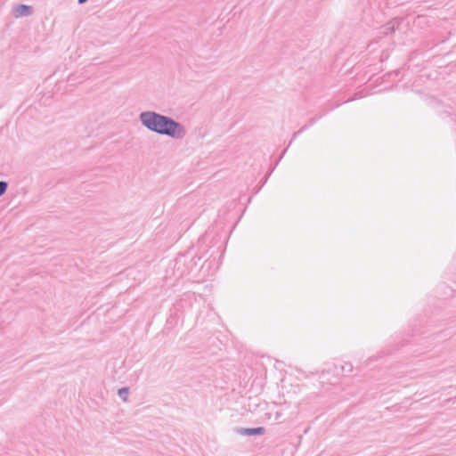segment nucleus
<instances>
[{
    "mask_svg": "<svg viewBox=\"0 0 456 456\" xmlns=\"http://www.w3.org/2000/svg\"><path fill=\"white\" fill-rule=\"evenodd\" d=\"M139 121L150 132L174 140H182L186 135V129L183 124L172 117L154 110L142 111L139 114Z\"/></svg>",
    "mask_w": 456,
    "mask_h": 456,
    "instance_id": "1",
    "label": "nucleus"
},
{
    "mask_svg": "<svg viewBox=\"0 0 456 456\" xmlns=\"http://www.w3.org/2000/svg\"><path fill=\"white\" fill-rule=\"evenodd\" d=\"M200 260V256H198L191 249L178 254L174 260L173 274L177 279L190 274L197 270Z\"/></svg>",
    "mask_w": 456,
    "mask_h": 456,
    "instance_id": "2",
    "label": "nucleus"
},
{
    "mask_svg": "<svg viewBox=\"0 0 456 456\" xmlns=\"http://www.w3.org/2000/svg\"><path fill=\"white\" fill-rule=\"evenodd\" d=\"M285 363L283 362H280L273 359L269 356H262L260 359L256 361L255 366L252 367L253 370H259V368H262V370H268L270 368H274L277 370H284Z\"/></svg>",
    "mask_w": 456,
    "mask_h": 456,
    "instance_id": "3",
    "label": "nucleus"
},
{
    "mask_svg": "<svg viewBox=\"0 0 456 456\" xmlns=\"http://www.w3.org/2000/svg\"><path fill=\"white\" fill-rule=\"evenodd\" d=\"M326 367L322 370H353L354 366L349 362H344L340 359H334L332 362L325 363Z\"/></svg>",
    "mask_w": 456,
    "mask_h": 456,
    "instance_id": "4",
    "label": "nucleus"
},
{
    "mask_svg": "<svg viewBox=\"0 0 456 456\" xmlns=\"http://www.w3.org/2000/svg\"><path fill=\"white\" fill-rule=\"evenodd\" d=\"M402 21V18H395L388 21L387 23H386L381 28L379 37H387L389 35L394 34L397 29H399Z\"/></svg>",
    "mask_w": 456,
    "mask_h": 456,
    "instance_id": "5",
    "label": "nucleus"
},
{
    "mask_svg": "<svg viewBox=\"0 0 456 456\" xmlns=\"http://www.w3.org/2000/svg\"><path fill=\"white\" fill-rule=\"evenodd\" d=\"M13 13L16 18L27 17L33 13V7L24 4H19L14 6Z\"/></svg>",
    "mask_w": 456,
    "mask_h": 456,
    "instance_id": "6",
    "label": "nucleus"
},
{
    "mask_svg": "<svg viewBox=\"0 0 456 456\" xmlns=\"http://www.w3.org/2000/svg\"><path fill=\"white\" fill-rule=\"evenodd\" d=\"M324 115H325V113L322 115H319V116L310 118L309 121L305 125H304L298 131H297L293 134L292 139H296L301 133H303L305 130H306L310 126H312L318 119H320Z\"/></svg>",
    "mask_w": 456,
    "mask_h": 456,
    "instance_id": "7",
    "label": "nucleus"
},
{
    "mask_svg": "<svg viewBox=\"0 0 456 456\" xmlns=\"http://www.w3.org/2000/svg\"><path fill=\"white\" fill-rule=\"evenodd\" d=\"M9 183L6 181H0V197L3 196L7 189H8Z\"/></svg>",
    "mask_w": 456,
    "mask_h": 456,
    "instance_id": "8",
    "label": "nucleus"
},
{
    "mask_svg": "<svg viewBox=\"0 0 456 456\" xmlns=\"http://www.w3.org/2000/svg\"><path fill=\"white\" fill-rule=\"evenodd\" d=\"M453 112V109L451 106H445L441 110V114H445L446 116H451Z\"/></svg>",
    "mask_w": 456,
    "mask_h": 456,
    "instance_id": "9",
    "label": "nucleus"
},
{
    "mask_svg": "<svg viewBox=\"0 0 456 456\" xmlns=\"http://www.w3.org/2000/svg\"><path fill=\"white\" fill-rule=\"evenodd\" d=\"M119 396L124 400L126 401V397L128 395V389L127 388H121L118 390Z\"/></svg>",
    "mask_w": 456,
    "mask_h": 456,
    "instance_id": "10",
    "label": "nucleus"
},
{
    "mask_svg": "<svg viewBox=\"0 0 456 456\" xmlns=\"http://www.w3.org/2000/svg\"><path fill=\"white\" fill-rule=\"evenodd\" d=\"M263 432L262 428H255V429H248L246 433L248 435H256V434H261Z\"/></svg>",
    "mask_w": 456,
    "mask_h": 456,
    "instance_id": "11",
    "label": "nucleus"
},
{
    "mask_svg": "<svg viewBox=\"0 0 456 456\" xmlns=\"http://www.w3.org/2000/svg\"><path fill=\"white\" fill-rule=\"evenodd\" d=\"M267 179H268V176H265V179L263 180V182H262L261 185H260L258 188H256V191H255V194L258 193V191L261 190V188H262V187L264 186V184L266 183Z\"/></svg>",
    "mask_w": 456,
    "mask_h": 456,
    "instance_id": "12",
    "label": "nucleus"
},
{
    "mask_svg": "<svg viewBox=\"0 0 456 456\" xmlns=\"http://www.w3.org/2000/svg\"><path fill=\"white\" fill-rule=\"evenodd\" d=\"M87 1H88V0H77V3H78L79 4H83L86 3Z\"/></svg>",
    "mask_w": 456,
    "mask_h": 456,
    "instance_id": "13",
    "label": "nucleus"
},
{
    "mask_svg": "<svg viewBox=\"0 0 456 456\" xmlns=\"http://www.w3.org/2000/svg\"><path fill=\"white\" fill-rule=\"evenodd\" d=\"M293 140H294V139H292V138H291V140H290V142H289V145H288V146H286V149H289V145L291 144V142H292V141H293Z\"/></svg>",
    "mask_w": 456,
    "mask_h": 456,
    "instance_id": "14",
    "label": "nucleus"
},
{
    "mask_svg": "<svg viewBox=\"0 0 456 456\" xmlns=\"http://www.w3.org/2000/svg\"><path fill=\"white\" fill-rule=\"evenodd\" d=\"M123 364H124V362H120V365L118 366V369H121Z\"/></svg>",
    "mask_w": 456,
    "mask_h": 456,
    "instance_id": "15",
    "label": "nucleus"
},
{
    "mask_svg": "<svg viewBox=\"0 0 456 456\" xmlns=\"http://www.w3.org/2000/svg\"><path fill=\"white\" fill-rule=\"evenodd\" d=\"M374 359L372 357L368 359V362H372Z\"/></svg>",
    "mask_w": 456,
    "mask_h": 456,
    "instance_id": "16",
    "label": "nucleus"
},
{
    "mask_svg": "<svg viewBox=\"0 0 456 456\" xmlns=\"http://www.w3.org/2000/svg\"><path fill=\"white\" fill-rule=\"evenodd\" d=\"M429 348H430V346H427L425 347V350H428Z\"/></svg>",
    "mask_w": 456,
    "mask_h": 456,
    "instance_id": "17",
    "label": "nucleus"
},
{
    "mask_svg": "<svg viewBox=\"0 0 456 456\" xmlns=\"http://www.w3.org/2000/svg\"><path fill=\"white\" fill-rule=\"evenodd\" d=\"M271 173H273V169H272V170H270V173H269L266 176H268V177H269V175H270V174H271Z\"/></svg>",
    "mask_w": 456,
    "mask_h": 456,
    "instance_id": "18",
    "label": "nucleus"
},
{
    "mask_svg": "<svg viewBox=\"0 0 456 456\" xmlns=\"http://www.w3.org/2000/svg\"><path fill=\"white\" fill-rule=\"evenodd\" d=\"M424 352H425V350H420L419 354H423Z\"/></svg>",
    "mask_w": 456,
    "mask_h": 456,
    "instance_id": "19",
    "label": "nucleus"
}]
</instances>
